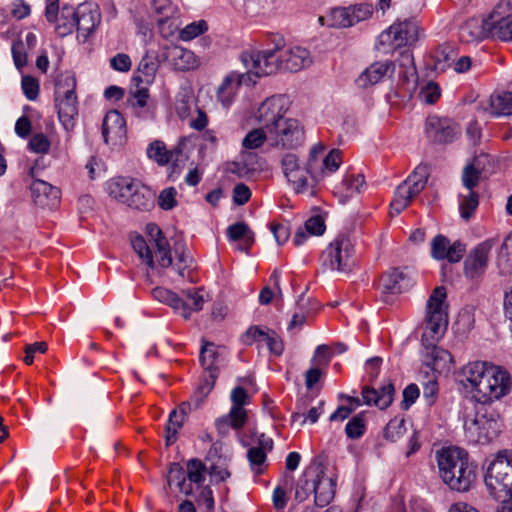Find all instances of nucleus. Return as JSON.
<instances>
[{
	"instance_id": "33",
	"label": "nucleus",
	"mask_w": 512,
	"mask_h": 512,
	"mask_svg": "<svg viewBox=\"0 0 512 512\" xmlns=\"http://www.w3.org/2000/svg\"><path fill=\"white\" fill-rule=\"evenodd\" d=\"M151 295L158 302L173 308L185 319L189 318L187 304L175 292L164 287H156L151 291Z\"/></svg>"
},
{
	"instance_id": "64",
	"label": "nucleus",
	"mask_w": 512,
	"mask_h": 512,
	"mask_svg": "<svg viewBox=\"0 0 512 512\" xmlns=\"http://www.w3.org/2000/svg\"><path fill=\"white\" fill-rule=\"evenodd\" d=\"M177 191L174 187L162 190L158 197V205L163 210H171L177 205Z\"/></svg>"
},
{
	"instance_id": "28",
	"label": "nucleus",
	"mask_w": 512,
	"mask_h": 512,
	"mask_svg": "<svg viewBox=\"0 0 512 512\" xmlns=\"http://www.w3.org/2000/svg\"><path fill=\"white\" fill-rule=\"evenodd\" d=\"M395 389L392 383L383 385L379 390L364 386L362 389L363 403L386 409L393 401Z\"/></svg>"
},
{
	"instance_id": "24",
	"label": "nucleus",
	"mask_w": 512,
	"mask_h": 512,
	"mask_svg": "<svg viewBox=\"0 0 512 512\" xmlns=\"http://www.w3.org/2000/svg\"><path fill=\"white\" fill-rule=\"evenodd\" d=\"M395 71V64L391 60L375 61L365 68L355 79L354 83L358 89H368L386 76L392 75Z\"/></svg>"
},
{
	"instance_id": "21",
	"label": "nucleus",
	"mask_w": 512,
	"mask_h": 512,
	"mask_svg": "<svg viewBox=\"0 0 512 512\" xmlns=\"http://www.w3.org/2000/svg\"><path fill=\"white\" fill-rule=\"evenodd\" d=\"M101 22V13L94 3H82L76 9L75 28L78 39L85 42Z\"/></svg>"
},
{
	"instance_id": "27",
	"label": "nucleus",
	"mask_w": 512,
	"mask_h": 512,
	"mask_svg": "<svg viewBox=\"0 0 512 512\" xmlns=\"http://www.w3.org/2000/svg\"><path fill=\"white\" fill-rule=\"evenodd\" d=\"M30 190L34 203L39 207L52 209L59 203L60 190L46 181L35 179Z\"/></svg>"
},
{
	"instance_id": "52",
	"label": "nucleus",
	"mask_w": 512,
	"mask_h": 512,
	"mask_svg": "<svg viewBox=\"0 0 512 512\" xmlns=\"http://www.w3.org/2000/svg\"><path fill=\"white\" fill-rule=\"evenodd\" d=\"M268 141V133L264 127L251 130L243 139L242 145L246 149H257Z\"/></svg>"
},
{
	"instance_id": "20",
	"label": "nucleus",
	"mask_w": 512,
	"mask_h": 512,
	"mask_svg": "<svg viewBox=\"0 0 512 512\" xmlns=\"http://www.w3.org/2000/svg\"><path fill=\"white\" fill-rule=\"evenodd\" d=\"M494 243V239H488L470 251L464 261V274L467 278L475 279L485 273Z\"/></svg>"
},
{
	"instance_id": "14",
	"label": "nucleus",
	"mask_w": 512,
	"mask_h": 512,
	"mask_svg": "<svg viewBox=\"0 0 512 512\" xmlns=\"http://www.w3.org/2000/svg\"><path fill=\"white\" fill-rule=\"evenodd\" d=\"M481 176V169L476 161L465 166L462 173V183L466 193L459 194V211L464 220H469L479 205V196L474 191Z\"/></svg>"
},
{
	"instance_id": "19",
	"label": "nucleus",
	"mask_w": 512,
	"mask_h": 512,
	"mask_svg": "<svg viewBox=\"0 0 512 512\" xmlns=\"http://www.w3.org/2000/svg\"><path fill=\"white\" fill-rule=\"evenodd\" d=\"M492 12L487 17H472L465 21L459 29V38L464 43H473L485 38H493Z\"/></svg>"
},
{
	"instance_id": "23",
	"label": "nucleus",
	"mask_w": 512,
	"mask_h": 512,
	"mask_svg": "<svg viewBox=\"0 0 512 512\" xmlns=\"http://www.w3.org/2000/svg\"><path fill=\"white\" fill-rule=\"evenodd\" d=\"M428 137L437 143H451L456 140L460 133L458 124L447 118L429 117L426 122Z\"/></svg>"
},
{
	"instance_id": "9",
	"label": "nucleus",
	"mask_w": 512,
	"mask_h": 512,
	"mask_svg": "<svg viewBox=\"0 0 512 512\" xmlns=\"http://www.w3.org/2000/svg\"><path fill=\"white\" fill-rule=\"evenodd\" d=\"M321 262L332 271L350 272L355 265V250L351 239L338 235L322 252Z\"/></svg>"
},
{
	"instance_id": "55",
	"label": "nucleus",
	"mask_w": 512,
	"mask_h": 512,
	"mask_svg": "<svg viewBox=\"0 0 512 512\" xmlns=\"http://www.w3.org/2000/svg\"><path fill=\"white\" fill-rule=\"evenodd\" d=\"M207 23L204 20L193 22L185 26L180 31V39L183 41H190L197 36L203 34L207 30Z\"/></svg>"
},
{
	"instance_id": "37",
	"label": "nucleus",
	"mask_w": 512,
	"mask_h": 512,
	"mask_svg": "<svg viewBox=\"0 0 512 512\" xmlns=\"http://www.w3.org/2000/svg\"><path fill=\"white\" fill-rule=\"evenodd\" d=\"M500 8L501 4L492 11L494 39L512 41V14L503 16Z\"/></svg>"
},
{
	"instance_id": "7",
	"label": "nucleus",
	"mask_w": 512,
	"mask_h": 512,
	"mask_svg": "<svg viewBox=\"0 0 512 512\" xmlns=\"http://www.w3.org/2000/svg\"><path fill=\"white\" fill-rule=\"evenodd\" d=\"M75 87V77L68 74L59 79L55 90L58 118L68 132L73 130L78 115Z\"/></svg>"
},
{
	"instance_id": "29",
	"label": "nucleus",
	"mask_w": 512,
	"mask_h": 512,
	"mask_svg": "<svg viewBox=\"0 0 512 512\" xmlns=\"http://www.w3.org/2000/svg\"><path fill=\"white\" fill-rule=\"evenodd\" d=\"M181 155L180 149L167 150L164 142L160 140H155L149 144L147 148V156L149 159L154 160L160 166L167 165L169 163H173L172 172L170 173V177H172L173 173L176 170L175 162L178 161V157Z\"/></svg>"
},
{
	"instance_id": "49",
	"label": "nucleus",
	"mask_w": 512,
	"mask_h": 512,
	"mask_svg": "<svg viewBox=\"0 0 512 512\" xmlns=\"http://www.w3.org/2000/svg\"><path fill=\"white\" fill-rule=\"evenodd\" d=\"M405 432V420L403 418L395 417L387 423L384 429V437L391 442H396L405 434Z\"/></svg>"
},
{
	"instance_id": "1",
	"label": "nucleus",
	"mask_w": 512,
	"mask_h": 512,
	"mask_svg": "<svg viewBox=\"0 0 512 512\" xmlns=\"http://www.w3.org/2000/svg\"><path fill=\"white\" fill-rule=\"evenodd\" d=\"M241 62L255 76H268L279 70L298 72L312 63V57L304 47H280L272 49H249L241 53Z\"/></svg>"
},
{
	"instance_id": "35",
	"label": "nucleus",
	"mask_w": 512,
	"mask_h": 512,
	"mask_svg": "<svg viewBox=\"0 0 512 512\" xmlns=\"http://www.w3.org/2000/svg\"><path fill=\"white\" fill-rule=\"evenodd\" d=\"M227 235L230 241H241L238 249L246 253L254 243V233L244 222H237L230 225L227 229Z\"/></svg>"
},
{
	"instance_id": "61",
	"label": "nucleus",
	"mask_w": 512,
	"mask_h": 512,
	"mask_svg": "<svg viewBox=\"0 0 512 512\" xmlns=\"http://www.w3.org/2000/svg\"><path fill=\"white\" fill-rule=\"evenodd\" d=\"M441 96V90L437 83H427L419 93L420 99L426 104H434Z\"/></svg>"
},
{
	"instance_id": "32",
	"label": "nucleus",
	"mask_w": 512,
	"mask_h": 512,
	"mask_svg": "<svg viewBox=\"0 0 512 512\" xmlns=\"http://www.w3.org/2000/svg\"><path fill=\"white\" fill-rule=\"evenodd\" d=\"M219 359L218 347L212 342H204L200 350L199 361L204 369V373H209L210 378L218 377Z\"/></svg>"
},
{
	"instance_id": "39",
	"label": "nucleus",
	"mask_w": 512,
	"mask_h": 512,
	"mask_svg": "<svg viewBox=\"0 0 512 512\" xmlns=\"http://www.w3.org/2000/svg\"><path fill=\"white\" fill-rule=\"evenodd\" d=\"M325 147L322 144L314 146L310 150L309 158L305 164L312 181L316 182L323 174V158Z\"/></svg>"
},
{
	"instance_id": "46",
	"label": "nucleus",
	"mask_w": 512,
	"mask_h": 512,
	"mask_svg": "<svg viewBox=\"0 0 512 512\" xmlns=\"http://www.w3.org/2000/svg\"><path fill=\"white\" fill-rule=\"evenodd\" d=\"M149 92L146 88H138L131 92L128 97V104L134 109L138 116H143L144 109L148 106Z\"/></svg>"
},
{
	"instance_id": "43",
	"label": "nucleus",
	"mask_w": 512,
	"mask_h": 512,
	"mask_svg": "<svg viewBox=\"0 0 512 512\" xmlns=\"http://www.w3.org/2000/svg\"><path fill=\"white\" fill-rule=\"evenodd\" d=\"M326 24L330 27L346 28L351 27L350 10L348 7L333 8L326 17Z\"/></svg>"
},
{
	"instance_id": "13",
	"label": "nucleus",
	"mask_w": 512,
	"mask_h": 512,
	"mask_svg": "<svg viewBox=\"0 0 512 512\" xmlns=\"http://www.w3.org/2000/svg\"><path fill=\"white\" fill-rule=\"evenodd\" d=\"M271 146L282 149H296L305 140L304 128L295 118L286 117L268 132Z\"/></svg>"
},
{
	"instance_id": "12",
	"label": "nucleus",
	"mask_w": 512,
	"mask_h": 512,
	"mask_svg": "<svg viewBox=\"0 0 512 512\" xmlns=\"http://www.w3.org/2000/svg\"><path fill=\"white\" fill-rule=\"evenodd\" d=\"M231 408L227 415L218 418L215 422L218 432L225 435L230 428L241 429L245 426L248 418L246 405L249 404V396L247 391L237 386L231 391L230 395Z\"/></svg>"
},
{
	"instance_id": "57",
	"label": "nucleus",
	"mask_w": 512,
	"mask_h": 512,
	"mask_svg": "<svg viewBox=\"0 0 512 512\" xmlns=\"http://www.w3.org/2000/svg\"><path fill=\"white\" fill-rule=\"evenodd\" d=\"M187 301H184L187 304V310L189 311V316L192 312H198L202 310L204 304V297L201 293V290L196 289H188L185 292Z\"/></svg>"
},
{
	"instance_id": "30",
	"label": "nucleus",
	"mask_w": 512,
	"mask_h": 512,
	"mask_svg": "<svg viewBox=\"0 0 512 512\" xmlns=\"http://www.w3.org/2000/svg\"><path fill=\"white\" fill-rule=\"evenodd\" d=\"M137 182V179L131 177H116L107 183V191L111 197L127 204Z\"/></svg>"
},
{
	"instance_id": "50",
	"label": "nucleus",
	"mask_w": 512,
	"mask_h": 512,
	"mask_svg": "<svg viewBox=\"0 0 512 512\" xmlns=\"http://www.w3.org/2000/svg\"><path fill=\"white\" fill-rule=\"evenodd\" d=\"M193 103L194 97L191 92L184 90L177 94L175 101V110L179 118L185 119L189 116Z\"/></svg>"
},
{
	"instance_id": "60",
	"label": "nucleus",
	"mask_w": 512,
	"mask_h": 512,
	"mask_svg": "<svg viewBox=\"0 0 512 512\" xmlns=\"http://www.w3.org/2000/svg\"><path fill=\"white\" fill-rule=\"evenodd\" d=\"M21 87L24 95L30 101H35L39 95V81L29 75L23 76Z\"/></svg>"
},
{
	"instance_id": "25",
	"label": "nucleus",
	"mask_w": 512,
	"mask_h": 512,
	"mask_svg": "<svg viewBox=\"0 0 512 512\" xmlns=\"http://www.w3.org/2000/svg\"><path fill=\"white\" fill-rule=\"evenodd\" d=\"M126 121L117 110L106 113L102 122V136L106 144L120 145L126 140Z\"/></svg>"
},
{
	"instance_id": "16",
	"label": "nucleus",
	"mask_w": 512,
	"mask_h": 512,
	"mask_svg": "<svg viewBox=\"0 0 512 512\" xmlns=\"http://www.w3.org/2000/svg\"><path fill=\"white\" fill-rule=\"evenodd\" d=\"M419 25L416 20L409 19L398 22L380 35L381 43H389L394 48L411 46L419 38Z\"/></svg>"
},
{
	"instance_id": "10",
	"label": "nucleus",
	"mask_w": 512,
	"mask_h": 512,
	"mask_svg": "<svg viewBox=\"0 0 512 512\" xmlns=\"http://www.w3.org/2000/svg\"><path fill=\"white\" fill-rule=\"evenodd\" d=\"M281 168L295 193H307L309 196L316 195L315 182L311 180L305 164L300 161L296 154H284L281 159Z\"/></svg>"
},
{
	"instance_id": "48",
	"label": "nucleus",
	"mask_w": 512,
	"mask_h": 512,
	"mask_svg": "<svg viewBox=\"0 0 512 512\" xmlns=\"http://www.w3.org/2000/svg\"><path fill=\"white\" fill-rule=\"evenodd\" d=\"M207 474L211 477V481L222 482L230 477V472L228 471L226 459L218 457L215 462L211 461L209 465H207Z\"/></svg>"
},
{
	"instance_id": "4",
	"label": "nucleus",
	"mask_w": 512,
	"mask_h": 512,
	"mask_svg": "<svg viewBox=\"0 0 512 512\" xmlns=\"http://www.w3.org/2000/svg\"><path fill=\"white\" fill-rule=\"evenodd\" d=\"M207 474V465L197 458L187 461L186 469L179 463H172L169 467L167 482L170 487L175 486L182 494L191 495L194 490L203 488L201 498L208 510L214 506L212 491L204 487Z\"/></svg>"
},
{
	"instance_id": "15",
	"label": "nucleus",
	"mask_w": 512,
	"mask_h": 512,
	"mask_svg": "<svg viewBox=\"0 0 512 512\" xmlns=\"http://www.w3.org/2000/svg\"><path fill=\"white\" fill-rule=\"evenodd\" d=\"M412 274L408 267L393 268L385 272L379 282L383 301L388 302L390 296L410 289L414 283Z\"/></svg>"
},
{
	"instance_id": "41",
	"label": "nucleus",
	"mask_w": 512,
	"mask_h": 512,
	"mask_svg": "<svg viewBox=\"0 0 512 512\" xmlns=\"http://www.w3.org/2000/svg\"><path fill=\"white\" fill-rule=\"evenodd\" d=\"M75 15L76 9L72 6L64 5L61 8L60 14L57 15L55 23V30L60 36H66L72 33L75 29Z\"/></svg>"
},
{
	"instance_id": "8",
	"label": "nucleus",
	"mask_w": 512,
	"mask_h": 512,
	"mask_svg": "<svg viewBox=\"0 0 512 512\" xmlns=\"http://www.w3.org/2000/svg\"><path fill=\"white\" fill-rule=\"evenodd\" d=\"M429 167L418 165L414 171L397 188L390 203V214L398 215L408 207L412 199L420 194L427 184Z\"/></svg>"
},
{
	"instance_id": "47",
	"label": "nucleus",
	"mask_w": 512,
	"mask_h": 512,
	"mask_svg": "<svg viewBox=\"0 0 512 512\" xmlns=\"http://www.w3.org/2000/svg\"><path fill=\"white\" fill-rule=\"evenodd\" d=\"M131 245L137 255L151 268L154 267V258L150 247L141 235L131 238Z\"/></svg>"
},
{
	"instance_id": "59",
	"label": "nucleus",
	"mask_w": 512,
	"mask_h": 512,
	"mask_svg": "<svg viewBox=\"0 0 512 512\" xmlns=\"http://www.w3.org/2000/svg\"><path fill=\"white\" fill-rule=\"evenodd\" d=\"M292 481L284 480V486L278 485L272 495L273 505L277 510H282L287 505V489L290 488Z\"/></svg>"
},
{
	"instance_id": "6",
	"label": "nucleus",
	"mask_w": 512,
	"mask_h": 512,
	"mask_svg": "<svg viewBox=\"0 0 512 512\" xmlns=\"http://www.w3.org/2000/svg\"><path fill=\"white\" fill-rule=\"evenodd\" d=\"M467 440L473 444H487L498 436L501 431L499 414L482 405L477 409L473 418L464 422Z\"/></svg>"
},
{
	"instance_id": "44",
	"label": "nucleus",
	"mask_w": 512,
	"mask_h": 512,
	"mask_svg": "<svg viewBox=\"0 0 512 512\" xmlns=\"http://www.w3.org/2000/svg\"><path fill=\"white\" fill-rule=\"evenodd\" d=\"M159 67V61L157 57L146 54L140 61L138 66V72L141 73L143 78L142 82L151 83L155 77V74Z\"/></svg>"
},
{
	"instance_id": "42",
	"label": "nucleus",
	"mask_w": 512,
	"mask_h": 512,
	"mask_svg": "<svg viewBox=\"0 0 512 512\" xmlns=\"http://www.w3.org/2000/svg\"><path fill=\"white\" fill-rule=\"evenodd\" d=\"M183 423V415L178 414L177 410H172L165 426V439L167 446L172 445L177 440V433L182 428Z\"/></svg>"
},
{
	"instance_id": "58",
	"label": "nucleus",
	"mask_w": 512,
	"mask_h": 512,
	"mask_svg": "<svg viewBox=\"0 0 512 512\" xmlns=\"http://www.w3.org/2000/svg\"><path fill=\"white\" fill-rule=\"evenodd\" d=\"M175 254L177 255V263L175 269L181 277H184V271L191 267L193 259L185 253V246L182 243H177L175 246Z\"/></svg>"
},
{
	"instance_id": "38",
	"label": "nucleus",
	"mask_w": 512,
	"mask_h": 512,
	"mask_svg": "<svg viewBox=\"0 0 512 512\" xmlns=\"http://www.w3.org/2000/svg\"><path fill=\"white\" fill-rule=\"evenodd\" d=\"M423 358L424 363L433 370L442 369L452 361L450 352L436 345L425 347Z\"/></svg>"
},
{
	"instance_id": "18",
	"label": "nucleus",
	"mask_w": 512,
	"mask_h": 512,
	"mask_svg": "<svg viewBox=\"0 0 512 512\" xmlns=\"http://www.w3.org/2000/svg\"><path fill=\"white\" fill-rule=\"evenodd\" d=\"M160 58L175 71L194 70L200 65V60L193 51L179 45L165 46Z\"/></svg>"
},
{
	"instance_id": "22",
	"label": "nucleus",
	"mask_w": 512,
	"mask_h": 512,
	"mask_svg": "<svg viewBox=\"0 0 512 512\" xmlns=\"http://www.w3.org/2000/svg\"><path fill=\"white\" fill-rule=\"evenodd\" d=\"M466 252V245L457 240L453 243L442 235H436L431 242V256L436 260H447L450 263H458Z\"/></svg>"
},
{
	"instance_id": "5",
	"label": "nucleus",
	"mask_w": 512,
	"mask_h": 512,
	"mask_svg": "<svg viewBox=\"0 0 512 512\" xmlns=\"http://www.w3.org/2000/svg\"><path fill=\"white\" fill-rule=\"evenodd\" d=\"M486 489L495 500L512 496V452L499 451L491 460L484 475Z\"/></svg>"
},
{
	"instance_id": "3",
	"label": "nucleus",
	"mask_w": 512,
	"mask_h": 512,
	"mask_svg": "<svg viewBox=\"0 0 512 512\" xmlns=\"http://www.w3.org/2000/svg\"><path fill=\"white\" fill-rule=\"evenodd\" d=\"M438 474L445 485L457 492L468 491L475 479V467L467 451L460 447H443L435 455Z\"/></svg>"
},
{
	"instance_id": "45",
	"label": "nucleus",
	"mask_w": 512,
	"mask_h": 512,
	"mask_svg": "<svg viewBox=\"0 0 512 512\" xmlns=\"http://www.w3.org/2000/svg\"><path fill=\"white\" fill-rule=\"evenodd\" d=\"M152 10L158 16L156 19L159 26L163 25L176 14V8L170 0H152Z\"/></svg>"
},
{
	"instance_id": "40",
	"label": "nucleus",
	"mask_w": 512,
	"mask_h": 512,
	"mask_svg": "<svg viewBox=\"0 0 512 512\" xmlns=\"http://www.w3.org/2000/svg\"><path fill=\"white\" fill-rule=\"evenodd\" d=\"M457 53L453 45L443 44L439 46L432 54L434 69L443 72L449 68L456 59Z\"/></svg>"
},
{
	"instance_id": "62",
	"label": "nucleus",
	"mask_w": 512,
	"mask_h": 512,
	"mask_svg": "<svg viewBox=\"0 0 512 512\" xmlns=\"http://www.w3.org/2000/svg\"><path fill=\"white\" fill-rule=\"evenodd\" d=\"M51 143L48 137L43 133L34 134L28 144L31 151L40 154H46L50 150Z\"/></svg>"
},
{
	"instance_id": "36",
	"label": "nucleus",
	"mask_w": 512,
	"mask_h": 512,
	"mask_svg": "<svg viewBox=\"0 0 512 512\" xmlns=\"http://www.w3.org/2000/svg\"><path fill=\"white\" fill-rule=\"evenodd\" d=\"M486 110L496 117L512 115V92L503 91L492 94Z\"/></svg>"
},
{
	"instance_id": "54",
	"label": "nucleus",
	"mask_w": 512,
	"mask_h": 512,
	"mask_svg": "<svg viewBox=\"0 0 512 512\" xmlns=\"http://www.w3.org/2000/svg\"><path fill=\"white\" fill-rule=\"evenodd\" d=\"M348 8L350 10L352 26L360 21L370 18L374 10L372 4L368 3L356 4L354 6H349Z\"/></svg>"
},
{
	"instance_id": "26",
	"label": "nucleus",
	"mask_w": 512,
	"mask_h": 512,
	"mask_svg": "<svg viewBox=\"0 0 512 512\" xmlns=\"http://www.w3.org/2000/svg\"><path fill=\"white\" fill-rule=\"evenodd\" d=\"M250 74H254L247 70L246 73L231 71L228 73L217 89V99L224 108H228L234 101L237 91L241 84L250 79Z\"/></svg>"
},
{
	"instance_id": "11",
	"label": "nucleus",
	"mask_w": 512,
	"mask_h": 512,
	"mask_svg": "<svg viewBox=\"0 0 512 512\" xmlns=\"http://www.w3.org/2000/svg\"><path fill=\"white\" fill-rule=\"evenodd\" d=\"M447 293L443 286L436 287L427 301V313L425 318V333L431 337L444 332L448 325L446 304Z\"/></svg>"
},
{
	"instance_id": "2",
	"label": "nucleus",
	"mask_w": 512,
	"mask_h": 512,
	"mask_svg": "<svg viewBox=\"0 0 512 512\" xmlns=\"http://www.w3.org/2000/svg\"><path fill=\"white\" fill-rule=\"evenodd\" d=\"M460 382L470 387L475 400L488 404L507 395L511 389L508 371L488 362L474 361L466 364L460 372Z\"/></svg>"
},
{
	"instance_id": "34",
	"label": "nucleus",
	"mask_w": 512,
	"mask_h": 512,
	"mask_svg": "<svg viewBox=\"0 0 512 512\" xmlns=\"http://www.w3.org/2000/svg\"><path fill=\"white\" fill-rule=\"evenodd\" d=\"M126 205L136 210H149L154 205V192L138 180Z\"/></svg>"
},
{
	"instance_id": "31",
	"label": "nucleus",
	"mask_w": 512,
	"mask_h": 512,
	"mask_svg": "<svg viewBox=\"0 0 512 512\" xmlns=\"http://www.w3.org/2000/svg\"><path fill=\"white\" fill-rule=\"evenodd\" d=\"M334 487L335 483L332 478L324 474H318L313 479V493L316 505L320 507L328 505L334 497Z\"/></svg>"
},
{
	"instance_id": "17",
	"label": "nucleus",
	"mask_w": 512,
	"mask_h": 512,
	"mask_svg": "<svg viewBox=\"0 0 512 512\" xmlns=\"http://www.w3.org/2000/svg\"><path fill=\"white\" fill-rule=\"evenodd\" d=\"M287 106L283 96L265 99L255 113L257 122L268 132L286 118Z\"/></svg>"
},
{
	"instance_id": "51",
	"label": "nucleus",
	"mask_w": 512,
	"mask_h": 512,
	"mask_svg": "<svg viewBox=\"0 0 512 512\" xmlns=\"http://www.w3.org/2000/svg\"><path fill=\"white\" fill-rule=\"evenodd\" d=\"M366 431V424L363 413H359L352 417L345 427V433L350 439H359Z\"/></svg>"
},
{
	"instance_id": "53",
	"label": "nucleus",
	"mask_w": 512,
	"mask_h": 512,
	"mask_svg": "<svg viewBox=\"0 0 512 512\" xmlns=\"http://www.w3.org/2000/svg\"><path fill=\"white\" fill-rule=\"evenodd\" d=\"M156 248L155 256L160 267L168 268L172 265V256L169 243L166 238H160L154 245Z\"/></svg>"
},
{
	"instance_id": "56",
	"label": "nucleus",
	"mask_w": 512,
	"mask_h": 512,
	"mask_svg": "<svg viewBox=\"0 0 512 512\" xmlns=\"http://www.w3.org/2000/svg\"><path fill=\"white\" fill-rule=\"evenodd\" d=\"M342 185L345 187V191L347 195H353L355 193L362 192L365 187V179L361 174L357 175H347L342 180Z\"/></svg>"
},
{
	"instance_id": "63",
	"label": "nucleus",
	"mask_w": 512,
	"mask_h": 512,
	"mask_svg": "<svg viewBox=\"0 0 512 512\" xmlns=\"http://www.w3.org/2000/svg\"><path fill=\"white\" fill-rule=\"evenodd\" d=\"M267 451L260 447H251L247 452L249 463L253 470L261 472L260 467L266 462Z\"/></svg>"
}]
</instances>
